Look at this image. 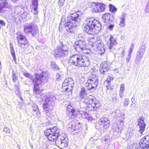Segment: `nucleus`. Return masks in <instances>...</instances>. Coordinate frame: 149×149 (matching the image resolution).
<instances>
[{
  "label": "nucleus",
  "mask_w": 149,
  "mask_h": 149,
  "mask_svg": "<svg viewBox=\"0 0 149 149\" xmlns=\"http://www.w3.org/2000/svg\"><path fill=\"white\" fill-rule=\"evenodd\" d=\"M68 128L72 130L77 131L80 130L81 127V125L77 120H74L69 123L68 125Z\"/></svg>",
  "instance_id": "f3484780"
},
{
  "label": "nucleus",
  "mask_w": 149,
  "mask_h": 149,
  "mask_svg": "<svg viewBox=\"0 0 149 149\" xmlns=\"http://www.w3.org/2000/svg\"><path fill=\"white\" fill-rule=\"evenodd\" d=\"M104 45L102 43L100 45L98 46V47L96 48L99 54H103L105 51L104 48L103 47Z\"/></svg>",
  "instance_id": "cd10ccee"
},
{
  "label": "nucleus",
  "mask_w": 149,
  "mask_h": 149,
  "mask_svg": "<svg viewBox=\"0 0 149 149\" xmlns=\"http://www.w3.org/2000/svg\"><path fill=\"white\" fill-rule=\"evenodd\" d=\"M93 13H100L104 11L107 5L102 3L93 2L89 5Z\"/></svg>",
  "instance_id": "9d476101"
},
{
  "label": "nucleus",
  "mask_w": 149,
  "mask_h": 149,
  "mask_svg": "<svg viewBox=\"0 0 149 149\" xmlns=\"http://www.w3.org/2000/svg\"><path fill=\"white\" fill-rule=\"evenodd\" d=\"M131 100L132 103L134 102H134L135 101L134 98L132 97L131 99Z\"/></svg>",
  "instance_id": "13d9d810"
},
{
  "label": "nucleus",
  "mask_w": 149,
  "mask_h": 149,
  "mask_svg": "<svg viewBox=\"0 0 149 149\" xmlns=\"http://www.w3.org/2000/svg\"><path fill=\"white\" fill-rule=\"evenodd\" d=\"M111 16V15L109 13L104 14L102 17L103 22L105 23H109L110 22Z\"/></svg>",
  "instance_id": "393cba45"
},
{
  "label": "nucleus",
  "mask_w": 149,
  "mask_h": 149,
  "mask_svg": "<svg viewBox=\"0 0 149 149\" xmlns=\"http://www.w3.org/2000/svg\"><path fill=\"white\" fill-rule=\"evenodd\" d=\"M51 66L53 69L55 70H58V66L56 64H52Z\"/></svg>",
  "instance_id": "a19ab883"
},
{
  "label": "nucleus",
  "mask_w": 149,
  "mask_h": 149,
  "mask_svg": "<svg viewBox=\"0 0 149 149\" xmlns=\"http://www.w3.org/2000/svg\"><path fill=\"white\" fill-rule=\"evenodd\" d=\"M15 87H16V88H18L17 86L16 85H15Z\"/></svg>",
  "instance_id": "680f3d73"
},
{
  "label": "nucleus",
  "mask_w": 149,
  "mask_h": 149,
  "mask_svg": "<svg viewBox=\"0 0 149 149\" xmlns=\"http://www.w3.org/2000/svg\"><path fill=\"white\" fill-rule=\"evenodd\" d=\"M32 8L36 10L37 9L38 5V0H32Z\"/></svg>",
  "instance_id": "7c9ffc66"
},
{
  "label": "nucleus",
  "mask_w": 149,
  "mask_h": 149,
  "mask_svg": "<svg viewBox=\"0 0 149 149\" xmlns=\"http://www.w3.org/2000/svg\"><path fill=\"white\" fill-rule=\"evenodd\" d=\"M10 52L11 55L13 56L14 61H15V62H16V58L15 57V54L14 49L10 50Z\"/></svg>",
  "instance_id": "58836bf2"
},
{
  "label": "nucleus",
  "mask_w": 149,
  "mask_h": 149,
  "mask_svg": "<svg viewBox=\"0 0 149 149\" xmlns=\"http://www.w3.org/2000/svg\"><path fill=\"white\" fill-rule=\"evenodd\" d=\"M74 81L71 78H66L62 85L63 91L68 92L71 91L72 90V88L74 86Z\"/></svg>",
  "instance_id": "ddd939ff"
},
{
  "label": "nucleus",
  "mask_w": 149,
  "mask_h": 149,
  "mask_svg": "<svg viewBox=\"0 0 149 149\" xmlns=\"http://www.w3.org/2000/svg\"><path fill=\"white\" fill-rule=\"evenodd\" d=\"M61 20L63 21V17H62Z\"/></svg>",
  "instance_id": "e2e57ef3"
},
{
  "label": "nucleus",
  "mask_w": 149,
  "mask_h": 149,
  "mask_svg": "<svg viewBox=\"0 0 149 149\" xmlns=\"http://www.w3.org/2000/svg\"><path fill=\"white\" fill-rule=\"evenodd\" d=\"M32 106L33 111L36 112V113L37 114H39L40 113V112L39 111L38 107V106L35 104H33Z\"/></svg>",
  "instance_id": "72a5a7b5"
},
{
  "label": "nucleus",
  "mask_w": 149,
  "mask_h": 149,
  "mask_svg": "<svg viewBox=\"0 0 149 149\" xmlns=\"http://www.w3.org/2000/svg\"><path fill=\"white\" fill-rule=\"evenodd\" d=\"M149 136H145L140 142L139 147H136L135 149H149Z\"/></svg>",
  "instance_id": "2eb2a0df"
},
{
  "label": "nucleus",
  "mask_w": 149,
  "mask_h": 149,
  "mask_svg": "<svg viewBox=\"0 0 149 149\" xmlns=\"http://www.w3.org/2000/svg\"><path fill=\"white\" fill-rule=\"evenodd\" d=\"M62 77V74L60 72H59L56 75V78L57 81L60 80Z\"/></svg>",
  "instance_id": "ea45409f"
},
{
  "label": "nucleus",
  "mask_w": 149,
  "mask_h": 149,
  "mask_svg": "<svg viewBox=\"0 0 149 149\" xmlns=\"http://www.w3.org/2000/svg\"><path fill=\"white\" fill-rule=\"evenodd\" d=\"M3 131L4 132H6L8 134H9L10 133V129L7 127H4L3 129Z\"/></svg>",
  "instance_id": "de8ad7c7"
},
{
  "label": "nucleus",
  "mask_w": 149,
  "mask_h": 149,
  "mask_svg": "<svg viewBox=\"0 0 149 149\" xmlns=\"http://www.w3.org/2000/svg\"><path fill=\"white\" fill-rule=\"evenodd\" d=\"M138 125L139 126L140 130L139 132H140L139 136H140L144 131L145 129L146 123L144 122V118L143 117H139L138 119Z\"/></svg>",
  "instance_id": "a211bd4d"
},
{
  "label": "nucleus",
  "mask_w": 149,
  "mask_h": 149,
  "mask_svg": "<svg viewBox=\"0 0 149 149\" xmlns=\"http://www.w3.org/2000/svg\"><path fill=\"white\" fill-rule=\"evenodd\" d=\"M99 124L101 128L107 129L110 125V121L108 118L102 117L99 119Z\"/></svg>",
  "instance_id": "dca6fc26"
},
{
  "label": "nucleus",
  "mask_w": 149,
  "mask_h": 149,
  "mask_svg": "<svg viewBox=\"0 0 149 149\" xmlns=\"http://www.w3.org/2000/svg\"><path fill=\"white\" fill-rule=\"evenodd\" d=\"M123 125V123H120L116 124H114L112 127V128L113 131L117 132H121L122 130Z\"/></svg>",
  "instance_id": "412c9836"
},
{
  "label": "nucleus",
  "mask_w": 149,
  "mask_h": 149,
  "mask_svg": "<svg viewBox=\"0 0 149 149\" xmlns=\"http://www.w3.org/2000/svg\"><path fill=\"white\" fill-rule=\"evenodd\" d=\"M17 40L19 46L22 48H24L28 45L29 42L26 37L20 32L17 33Z\"/></svg>",
  "instance_id": "f8f14e48"
},
{
  "label": "nucleus",
  "mask_w": 149,
  "mask_h": 149,
  "mask_svg": "<svg viewBox=\"0 0 149 149\" xmlns=\"http://www.w3.org/2000/svg\"><path fill=\"white\" fill-rule=\"evenodd\" d=\"M79 95L80 98L82 99H87L90 97V95L88 96L86 95L85 92V89L84 88H81Z\"/></svg>",
  "instance_id": "a878e982"
},
{
  "label": "nucleus",
  "mask_w": 149,
  "mask_h": 149,
  "mask_svg": "<svg viewBox=\"0 0 149 149\" xmlns=\"http://www.w3.org/2000/svg\"><path fill=\"white\" fill-rule=\"evenodd\" d=\"M23 75L26 77L28 78L31 79H32L33 78V77L32 75L26 71L24 72H23Z\"/></svg>",
  "instance_id": "e433bc0d"
},
{
  "label": "nucleus",
  "mask_w": 149,
  "mask_h": 149,
  "mask_svg": "<svg viewBox=\"0 0 149 149\" xmlns=\"http://www.w3.org/2000/svg\"><path fill=\"white\" fill-rule=\"evenodd\" d=\"M80 105L81 108L87 109L89 111H93L95 107H98L95 98L91 95H90V97L87 99H81Z\"/></svg>",
  "instance_id": "0eeeda50"
},
{
  "label": "nucleus",
  "mask_w": 149,
  "mask_h": 149,
  "mask_svg": "<svg viewBox=\"0 0 149 149\" xmlns=\"http://www.w3.org/2000/svg\"><path fill=\"white\" fill-rule=\"evenodd\" d=\"M79 12H75L73 13L70 14L68 17V21L64 24L66 31L65 33L67 34L73 33V28L76 20L79 16Z\"/></svg>",
  "instance_id": "423d86ee"
},
{
  "label": "nucleus",
  "mask_w": 149,
  "mask_h": 149,
  "mask_svg": "<svg viewBox=\"0 0 149 149\" xmlns=\"http://www.w3.org/2000/svg\"><path fill=\"white\" fill-rule=\"evenodd\" d=\"M9 6L7 2L5 1L1 2L0 3V10L4 8H9Z\"/></svg>",
  "instance_id": "2f4dec72"
},
{
  "label": "nucleus",
  "mask_w": 149,
  "mask_h": 149,
  "mask_svg": "<svg viewBox=\"0 0 149 149\" xmlns=\"http://www.w3.org/2000/svg\"><path fill=\"white\" fill-rule=\"evenodd\" d=\"M88 80L96 89L99 82L98 78L95 75H93L91 77V78L89 79Z\"/></svg>",
  "instance_id": "6ab92c4d"
},
{
  "label": "nucleus",
  "mask_w": 149,
  "mask_h": 149,
  "mask_svg": "<svg viewBox=\"0 0 149 149\" xmlns=\"http://www.w3.org/2000/svg\"><path fill=\"white\" fill-rule=\"evenodd\" d=\"M65 0H59L58 4L60 6H62L63 5Z\"/></svg>",
  "instance_id": "3c124183"
},
{
  "label": "nucleus",
  "mask_w": 149,
  "mask_h": 149,
  "mask_svg": "<svg viewBox=\"0 0 149 149\" xmlns=\"http://www.w3.org/2000/svg\"><path fill=\"white\" fill-rule=\"evenodd\" d=\"M106 84H107V85H106V88L107 89V90H112V89L111 88V87L110 86V85H111V83L109 82V83H106Z\"/></svg>",
  "instance_id": "c03bdc74"
},
{
  "label": "nucleus",
  "mask_w": 149,
  "mask_h": 149,
  "mask_svg": "<svg viewBox=\"0 0 149 149\" xmlns=\"http://www.w3.org/2000/svg\"><path fill=\"white\" fill-rule=\"evenodd\" d=\"M131 55L128 54L126 58V61L128 63L130 61Z\"/></svg>",
  "instance_id": "8fccbe9b"
},
{
  "label": "nucleus",
  "mask_w": 149,
  "mask_h": 149,
  "mask_svg": "<svg viewBox=\"0 0 149 149\" xmlns=\"http://www.w3.org/2000/svg\"><path fill=\"white\" fill-rule=\"evenodd\" d=\"M30 146L31 148L33 147V145L32 144H30Z\"/></svg>",
  "instance_id": "052dcab7"
},
{
  "label": "nucleus",
  "mask_w": 149,
  "mask_h": 149,
  "mask_svg": "<svg viewBox=\"0 0 149 149\" xmlns=\"http://www.w3.org/2000/svg\"><path fill=\"white\" fill-rule=\"evenodd\" d=\"M95 40L96 41L94 42H93V40L92 41L93 43L92 45V47L96 49L98 46L100 45L101 43V41L100 40L98 39L97 38H96Z\"/></svg>",
  "instance_id": "bb28decb"
},
{
  "label": "nucleus",
  "mask_w": 149,
  "mask_h": 149,
  "mask_svg": "<svg viewBox=\"0 0 149 149\" xmlns=\"http://www.w3.org/2000/svg\"><path fill=\"white\" fill-rule=\"evenodd\" d=\"M79 116L81 117L85 118H87L88 117V114L86 111H79Z\"/></svg>",
  "instance_id": "c85d7f7f"
},
{
  "label": "nucleus",
  "mask_w": 149,
  "mask_h": 149,
  "mask_svg": "<svg viewBox=\"0 0 149 149\" xmlns=\"http://www.w3.org/2000/svg\"><path fill=\"white\" fill-rule=\"evenodd\" d=\"M130 103V100L129 99L127 98L125 100L124 103V106H127Z\"/></svg>",
  "instance_id": "49530a36"
},
{
  "label": "nucleus",
  "mask_w": 149,
  "mask_h": 149,
  "mask_svg": "<svg viewBox=\"0 0 149 149\" xmlns=\"http://www.w3.org/2000/svg\"><path fill=\"white\" fill-rule=\"evenodd\" d=\"M113 75L110 74H109L107 78V80L104 82V84H106L107 83L110 82L113 79Z\"/></svg>",
  "instance_id": "f704fd0d"
},
{
  "label": "nucleus",
  "mask_w": 149,
  "mask_h": 149,
  "mask_svg": "<svg viewBox=\"0 0 149 149\" xmlns=\"http://www.w3.org/2000/svg\"><path fill=\"white\" fill-rule=\"evenodd\" d=\"M109 70V67L107 63L104 62L100 65V71L101 74H105Z\"/></svg>",
  "instance_id": "4be33fe9"
},
{
  "label": "nucleus",
  "mask_w": 149,
  "mask_h": 149,
  "mask_svg": "<svg viewBox=\"0 0 149 149\" xmlns=\"http://www.w3.org/2000/svg\"><path fill=\"white\" fill-rule=\"evenodd\" d=\"M125 91V85L121 84L120 85V92H124Z\"/></svg>",
  "instance_id": "a18cd8bd"
},
{
  "label": "nucleus",
  "mask_w": 149,
  "mask_h": 149,
  "mask_svg": "<svg viewBox=\"0 0 149 149\" xmlns=\"http://www.w3.org/2000/svg\"><path fill=\"white\" fill-rule=\"evenodd\" d=\"M73 47L75 50L79 52L89 54L90 50L88 48L87 44L84 40H79L74 44Z\"/></svg>",
  "instance_id": "6e6552de"
},
{
  "label": "nucleus",
  "mask_w": 149,
  "mask_h": 149,
  "mask_svg": "<svg viewBox=\"0 0 149 149\" xmlns=\"http://www.w3.org/2000/svg\"><path fill=\"white\" fill-rule=\"evenodd\" d=\"M17 76L16 73L13 70L12 72V79L13 82H16L17 80Z\"/></svg>",
  "instance_id": "c9c22d12"
},
{
  "label": "nucleus",
  "mask_w": 149,
  "mask_h": 149,
  "mask_svg": "<svg viewBox=\"0 0 149 149\" xmlns=\"http://www.w3.org/2000/svg\"><path fill=\"white\" fill-rule=\"evenodd\" d=\"M119 118H120V122L119 121L118 122V123H123L124 119H125V117H124V116L123 114H122V115H120V116L119 117Z\"/></svg>",
  "instance_id": "79ce46f5"
},
{
  "label": "nucleus",
  "mask_w": 149,
  "mask_h": 149,
  "mask_svg": "<svg viewBox=\"0 0 149 149\" xmlns=\"http://www.w3.org/2000/svg\"><path fill=\"white\" fill-rule=\"evenodd\" d=\"M53 149H54V148H53Z\"/></svg>",
  "instance_id": "69168bd1"
},
{
  "label": "nucleus",
  "mask_w": 149,
  "mask_h": 149,
  "mask_svg": "<svg viewBox=\"0 0 149 149\" xmlns=\"http://www.w3.org/2000/svg\"><path fill=\"white\" fill-rule=\"evenodd\" d=\"M109 10L113 13H115L117 10V8L115 6L111 4L109 5Z\"/></svg>",
  "instance_id": "473e14b6"
},
{
  "label": "nucleus",
  "mask_w": 149,
  "mask_h": 149,
  "mask_svg": "<svg viewBox=\"0 0 149 149\" xmlns=\"http://www.w3.org/2000/svg\"><path fill=\"white\" fill-rule=\"evenodd\" d=\"M60 131L58 127L54 126L52 128L47 129L44 134L49 141L55 142L58 146L63 149L68 146V139L63 133L59 134Z\"/></svg>",
  "instance_id": "f257e3e1"
},
{
  "label": "nucleus",
  "mask_w": 149,
  "mask_h": 149,
  "mask_svg": "<svg viewBox=\"0 0 149 149\" xmlns=\"http://www.w3.org/2000/svg\"><path fill=\"white\" fill-rule=\"evenodd\" d=\"M61 45L57 47L55 50L54 54L55 58H63L67 56L69 52V49L65 45H63L62 42H60Z\"/></svg>",
  "instance_id": "1a4fd4ad"
},
{
  "label": "nucleus",
  "mask_w": 149,
  "mask_h": 149,
  "mask_svg": "<svg viewBox=\"0 0 149 149\" xmlns=\"http://www.w3.org/2000/svg\"><path fill=\"white\" fill-rule=\"evenodd\" d=\"M109 40V48L110 51H113L115 49V47L117 43L116 40L113 38L112 36H110Z\"/></svg>",
  "instance_id": "aec40b11"
},
{
  "label": "nucleus",
  "mask_w": 149,
  "mask_h": 149,
  "mask_svg": "<svg viewBox=\"0 0 149 149\" xmlns=\"http://www.w3.org/2000/svg\"><path fill=\"white\" fill-rule=\"evenodd\" d=\"M86 88L89 90L93 89H95L93 86L92 85L90 82L88 80L87 81L85 84Z\"/></svg>",
  "instance_id": "c756f323"
},
{
  "label": "nucleus",
  "mask_w": 149,
  "mask_h": 149,
  "mask_svg": "<svg viewBox=\"0 0 149 149\" xmlns=\"http://www.w3.org/2000/svg\"><path fill=\"white\" fill-rule=\"evenodd\" d=\"M11 1L13 2L14 3H15L17 1V0H11Z\"/></svg>",
  "instance_id": "bf43d9fd"
},
{
  "label": "nucleus",
  "mask_w": 149,
  "mask_h": 149,
  "mask_svg": "<svg viewBox=\"0 0 149 149\" xmlns=\"http://www.w3.org/2000/svg\"><path fill=\"white\" fill-rule=\"evenodd\" d=\"M34 12H33V14L34 15H36L38 13V11H37V9H36V10L33 9Z\"/></svg>",
  "instance_id": "864d4df0"
},
{
  "label": "nucleus",
  "mask_w": 149,
  "mask_h": 149,
  "mask_svg": "<svg viewBox=\"0 0 149 149\" xmlns=\"http://www.w3.org/2000/svg\"><path fill=\"white\" fill-rule=\"evenodd\" d=\"M135 132L134 131V129H132V130H131L130 132H129V136L131 137L133 136Z\"/></svg>",
  "instance_id": "37998d69"
},
{
  "label": "nucleus",
  "mask_w": 149,
  "mask_h": 149,
  "mask_svg": "<svg viewBox=\"0 0 149 149\" xmlns=\"http://www.w3.org/2000/svg\"><path fill=\"white\" fill-rule=\"evenodd\" d=\"M114 26V25L113 24H111L108 26V29L111 31L113 29Z\"/></svg>",
  "instance_id": "603ef678"
},
{
  "label": "nucleus",
  "mask_w": 149,
  "mask_h": 149,
  "mask_svg": "<svg viewBox=\"0 0 149 149\" xmlns=\"http://www.w3.org/2000/svg\"><path fill=\"white\" fill-rule=\"evenodd\" d=\"M69 62L78 67H88L90 63L89 58L87 56L80 54L72 55L70 57Z\"/></svg>",
  "instance_id": "7ed1b4c3"
},
{
  "label": "nucleus",
  "mask_w": 149,
  "mask_h": 149,
  "mask_svg": "<svg viewBox=\"0 0 149 149\" xmlns=\"http://www.w3.org/2000/svg\"><path fill=\"white\" fill-rule=\"evenodd\" d=\"M126 17V14L125 13H123L119 17L120 22L119 25L120 26L124 27L125 26L126 24L125 21Z\"/></svg>",
  "instance_id": "b1692460"
},
{
  "label": "nucleus",
  "mask_w": 149,
  "mask_h": 149,
  "mask_svg": "<svg viewBox=\"0 0 149 149\" xmlns=\"http://www.w3.org/2000/svg\"><path fill=\"white\" fill-rule=\"evenodd\" d=\"M0 23L2 26H4L5 24V23L1 20H0Z\"/></svg>",
  "instance_id": "6e6d98bb"
},
{
  "label": "nucleus",
  "mask_w": 149,
  "mask_h": 149,
  "mask_svg": "<svg viewBox=\"0 0 149 149\" xmlns=\"http://www.w3.org/2000/svg\"><path fill=\"white\" fill-rule=\"evenodd\" d=\"M146 49V47L144 44H142L139 48L135 61L136 64H138L140 63L141 61V59L142 58Z\"/></svg>",
  "instance_id": "4468645a"
},
{
  "label": "nucleus",
  "mask_w": 149,
  "mask_h": 149,
  "mask_svg": "<svg viewBox=\"0 0 149 149\" xmlns=\"http://www.w3.org/2000/svg\"><path fill=\"white\" fill-rule=\"evenodd\" d=\"M147 3H148V4H149V0H148V1Z\"/></svg>",
  "instance_id": "0e129e2a"
},
{
  "label": "nucleus",
  "mask_w": 149,
  "mask_h": 149,
  "mask_svg": "<svg viewBox=\"0 0 149 149\" xmlns=\"http://www.w3.org/2000/svg\"><path fill=\"white\" fill-rule=\"evenodd\" d=\"M9 46L10 47V50L14 49V48L13 46L11 43L10 44Z\"/></svg>",
  "instance_id": "4d7b16f0"
},
{
  "label": "nucleus",
  "mask_w": 149,
  "mask_h": 149,
  "mask_svg": "<svg viewBox=\"0 0 149 149\" xmlns=\"http://www.w3.org/2000/svg\"><path fill=\"white\" fill-rule=\"evenodd\" d=\"M68 109V116L70 118L74 119L75 116V111L73 108L70 105H68L67 107Z\"/></svg>",
  "instance_id": "5701e85b"
},
{
  "label": "nucleus",
  "mask_w": 149,
  "mask_h": 149,
  "mask_svg": "<svg viewBox=\"0 0 149 149\" xmlns=\"http://www.w3.org/2000/svg\"><path fill=\"white\" fill-rule=\"evenodd\" d=\"M134 44L133 43H132L131 45L130 48L129 50L128 54L130 55H132V54L133 52V51L134 48Z\"/></svg>",
  "instance_id": "4c0bfd02"
},
{
  "label": "nucleus",
  "mask_w": 149,
  "mask_h": 149,
  "mask_svg": "<svg viewBox=\"0 0 149 149\" xmlns=\"http://www.w3.org/2000/svg\"><path fill=\"white\" fill-rule=\"evenodd\" d=\"M47 73L44 72H42L41 74L36 75V78L33 80L34 85L33 93L35 96H36L40 94L41 91L38 88V86L42 82H47Z\"/></svg>",
  "instance_id": "39448f33"
},
{
  "label": "nucleus",
  "mask_w": 149,
  "mask_h": 149,
  "mask_svg": "<svg viewBox=\"0 0 149 149\" xmlns=\"http://www.w3.org/2000/svg\"><path fill=\"white\" fill-rule=\"evenodd\" d=\"M86 24L85 25L84 30L91 34H96L99 32L101 28L100 22L93 18H87Z\"/></svg>",
  "instance_id": "f03ea898"
},
{
  "label": "nucleus",
  "mask_w": 149,
  "mask_h": 149,
  "mask_svg": "<svg viewBox=\"0 0 149 149\" xmlns=\"http://www.w3.org/2000/svg\"><path fill=\"white\" fill-rule=\"evenodd\" d=\"M24 31L26 34H31L33 36H35L37 33L38 28L34 24L29 23L24 26Z\"/></svg>",
  "instance_id": "9b49d317"
},
{
  "label": "nucleus",
  "mask_w": 149,
  "mask_h": 149,
  "mask_svg": "<svg viewBox=\"0 0 149 149\" xmlns=\"http://www.w3.org/2000/svg\"><path fill=\"white\" fill-rule=\"evenodd\" d=\"M145 11L146 13H149V4L147 3L146 6Z\"/></svg>",
  "instance_id": "09e8293b"
},
{
  "label": "nucleus",
  "mask_w": 149,
  "mask_h": 149,
  "mask_svg": "<svg viewBox=\"0 0 149 149\" xmlns=\"http://www.w3.org/2000/svg\"><path fill=\"white\" fill-rule=\"evenodd\" d=\"M40 96L43 101L42 107L44 111L46 116H48L53 108L56 97L53 95H47L45 94L41 95Z\"/></svg>",
  "instance_id": "20e7f679"
},
{
  "label": "nucleus",
  "mask_w": 149,
  "mask_h": 149,
  "mask_svg": "<svg viewBox=\"0 0 149 149\" xmlns=\"http://www.w3.org/2000/svg\"><path fill=\"white\" fill-rule=\"evenodd\" d=\"M124 94V92H120V93L119 94V95L120 97H122L123 95Z\"/></svg>",
  "instance_id": "5fc2aeb1"
}]
</instances>
